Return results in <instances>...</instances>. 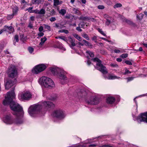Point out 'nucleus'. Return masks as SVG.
Here are the masks:
<instances>
[{
    "mask_svg": "<svg viewBox=\"0 0 147 147\" xmlns=\"http://www.w3.org/2000/svg\"><path fill=\"white\" fill-rule=\"evenodd\" d=\"M96 146V145L95 144H90L89 146V147H95Z\"/></svg>",
    "mask_w": 147,
    "mask_h": 147,
    "instance_id": "e2e57ef3",
    "label": "nucleus"
},
{
    "mask_svg": "<svg viewBox=\"0 0 147 147\" xmlns=\"http://www.w3.org/2000/svg\"><path fill=\"white\" fill-rule=\"evenodd\" d=\"M92 22H94L95 21V20L92 18L89 17V20Z\"/></svg>",
    "mask_w": 147,
    "mask_h": 147,
    "instance_id": "bf43d9fd",
    "label": "nucleus"
},
{
    "mask_svg": "<svg viewBox=\"0 0 147 147\" xmlns=\"http://www.w3.org/2000/svg\"><path fill=\"white\" fill-rule=\"evenodd\" d=\"M7 30V29H6L5 28H4L3 29H2L0 30V34H1L3 32L6 31Z\"/></svg>",
    "mask_w": 147,
    "mask_h": 147,
    "instance_id": "864d4df0",
    "label": "nucleus"
},
{
    "mask_svg": "<svg viewBox=\"0 0 147 147\" xmlns=\"http://www.w3.org/2000/svg\"><path fill=\"white\" fill-rule=\"evenodd\" d=\"M72 11L75 14H77L78 15L80 14V11L77 9L75 8H73Z\"/></svg>",
    "mask_w": 147,
    "mask_h": 147,
    "instance_id": "393cba45",
    "label": "nucleus"
},
{
    "mask_svg": "<svg viewBox=\"0 0 147 147\" xmlns=\"http://www.w3.org/2000/svg\"><path fill=\"white\" fill-rule=\"evenodd\" d=\"M86 24L84 22L80 23L79 25L82 28H84V26L86 25Z\"/></svg>",
    "mask_w": 147,
    "mask_h": 147,
    "instance_id": "2f4dec72",
    "label": "nucleus"
},
{
    "mask_svg": "<svg viewBox=\"0 0 147 147\" xmlns=\"http://www.w3.org/2000/svg\"><path fill=\"white\" fill-rule=\"evenodd\" d=\"M67 42L69 45L70 47L72 49H73V47L76 46L75 39L72 38L71 36H69L68 37Z\"/></svg>",
    "mask_w": 147,
    "mask_h": 147,
    "instance_id": "f8f14e48",
    "label": "nucleus"
},
{
    "mask_svg": "<svg viewBox=\"0 0 147 147\" xmlns=\"http://www.w3.org/2000/svg\"><path fill=\"white\" fill-rule=\"evenodd\" d=\"M33 8V7H29L26 9V11H28L30 13V12L32 11V9Z\"/></svg>",
    "mask_w": 147,
    "mask_h": 147,
    "instance_id": "f704fd0d",
    "label": "nucleus"
},
{
    "mask_svg": "<svg viewBox=\"0 0 147 147\" xmlns=\"http://www.w3.org/2000/svg\"><path fill=\"white\" fill-rule=\"evenodd\" d=\"M44 25L45 29H47L49 31L51 30V27L49 26L46 24H44Z\"/></svg>",
    "mask_w": 147,
    "mask_h": 147,
    "instance_id": "72a5a7b5",
    "label": "nucleus"
},
{
    "mask_svg": "<svg viewBox=\"0 0 147 147\" xmlns=\"http://www.w3.org/2000/svg\"><path fill=\"white\" fill-rule=\"evenodd\" d=\"M35 17L33 16H31L30 18V19L31 20L33 21L34 20Z\"/></svg>",
    "mask_w": 147,
    "mask_h": 147,
    "instance_id": "338daca9",
    "label": "nucleus"
},
{
    "mask_svg": "<svg viewBox=\"0 0 147 147\" xmlns=\"http://www.w3.org/2000/svg\"><path fill=\"white\" fill-rule=\"evenodd\" d=\"M134 120H137L139 123H140L141 122L147 123V112L141 113L135 119H134Z\"/></svg>",
    "mask_w": 147,
    "mask_h": 147,
    "instance_id": "9d476101",
    "label": "nucleus"
},
{
    "mask_svg": "<svg viewBox=\"0 0 147 147\" xmlns=\"http://www.w3.org/2000/svg\"><path fill=\"white\" fill-rule=\"evenodd\" d=\"M45 11L44 9H42L40 11H39L38 14H44Z\"/></svg>",
    "mask_w": 147,
    "mask_h": 147,
    "instance_id": "c85d7f7f",
    "label": "nucleus"
},
{
    "mask_svg": "<svg viewBox=\"0 0 147 147\" xmlns=\"http://www.w3.org/2000/svg\"><path fill=\"white\" fill-rule=\"evenodd\" d=\"M39 10H38V9H35L34 10H33L32 11V12H30V13H36L38 14L39 13Z\"/></svg>",
    "mask_w": 147,
    "mask_h": 147,
    "instance_id": "37998d69",
    "label": "nucleus"
},
{
    "mask_svg": "<svg viewBox=\"0 0 147 147\" xmlns=\"http://www.w3.org/2000/svg\"><path fill=\"white\" fill-rule=\"evenodd\" d=\"M98 30L99 32L104 36H106V34L104 33V32L101 29H98Z\"/></svg>",
    "mask_w": 147,
    "mask_h": 147,
    "instance_id": "e433bc0d",
    "label": "nucleus"
},
{
    "mask_svg": "<svg viewBox=\"0 0 147 147\" xmlns=\"http://www.w3.org/2000/svg\"><path fill=\"white\" fill-rule=\"evenodd\" d=\"M111 23V21L109 20H108V19H107V21L106 22V24L108 26Z\"/></svg>",
    "mask_w": 147,
    "mask_h": 147,
    "instance_id": "8fccbe9b",
    "label": "nucleus"
},
{
    "mask_svg": "<svg viewBox=\"0 0 147 147\" xmlns=\"http://www.w3.org/2000/svg\"><path fill=\"white\" fill-rule=\"evenodd\" d=\"M125 63H126V64L129 65H132V63L129 61H128V60L126 61H125Z\"/></svg>",
    "mask_w": 147,
    "mask_h": 147,
    "instance_id": "a18cd8bd",
    "label": "nucleus"
},
{
    "mask_svg": "<svg viewBox=\"0 0 147 147\" xmlns=\"http://www.w3.org/2000/svg\"><path fill=\"white\" fill-rule=\"evenodd\" d=\"M59 32H64L66 34H67L69 33V32L68 30H61L59 31Z\"/></svg>",
    "mask_w": 147,
    "mask_h": 147,
    "instance_id": "7c9ffc66",
    "label": "nucleus"
},
{
    "mask_svg": "<svg viewBox=\"0 0 147 147\" xmlns=\"http://www.w3.org/2000/svg\"><path fill=\"white\" fill-rule=\"evenodd\" d=\"M15 84V83L14 82H13L12 80H9L6 83L5 85V89H6L8 90Z\"/></svg>",
    "mask_w": 147,
    "mask_h": 147,
    "instance_id": "ddd939ff",
    "label": "nucleus"
},
{
    "mask_svg": "<svg viewBox=\"0 0 147 147\" xmlns=\"http://www.w3.org/2000/svg\"><path fill=\"white\" fill-rule=\"evenodd\" d=\"M3 47L1 46V45H0V53L1 52L3 49Z\"/></svg>",
    "mask_w": 147,
    "mask_h": 147,
    "instance_id": "69168bd1",
    "label": "nucleus"
},
{
    "mask_svg": "<svg viewBox=\"0 0 147 147\" xmlns=\"http://www.w3.org/2000/svg\"><path fill=\"white\" fill-rule=\"evenodd\" d=\"M94 139V138H92V139H88L86 140V142H85V144H87L88 143H91V140H93Z\"/></svg>",
    "mask_w": 147,
    "mask_h": 147,
    "instance_id": "c03bdc74",
    "label": "nucleus"
},
{
    "mask_svg": "<svg viewBox=\"0 0 147 147\" xmlns=\"http://www.w3.org/2000/svg\"><path fill=\"white\" fill-rule=\"evenodd\" d=\"M68 147H86V146L84 145L81 146L79 144H77L76 145H73Z\"/></svg>",
    "mask_w": 147,
    "mask_h": 147,
    "instance_id": "cd10ccee",
    "label": "nucleus"
},
{
    "mask_svg": "<svg viewBox=\"0 0 147 147\" xmlns=\"http://www.w3.org/2000/svg\"><path fill=\"white\" fill-rule=\"evenodd\" d=\"M92 60L94 62H96V65L98 70L104 74L108 73L106 67L102 64L101 61L98 58H94Z\"/></svg>",
    "mask_w": 147,
    "mask_h": 147,
    "instance_id": "423d86ee",
    "label": "nucleus"
},
{
    "mask_svg": "<svg viewBox=\"0 0 147 147\" xmlns=\"http://www.w3.org/2000/svg\"><path fill=\"white\" fill-rule=\"evenodd\" d=\"M28 27L30 28H33V26L32 24H30L28 26Z\"/></svg>",
    "mask_w": 147,
    "mask_h": 147,
    "instance_id": "774afa93",
    "label": "nucleus"
},
{
    "mask_svg": "<svg viewBox=\"0 0 147 147\" xmlns=\"http://www.w3.org/2000/svg\"><path fill=\"white\" fill-rule=\"evenodd\" d=\"M54 105L50 101H45L31 105L28 109V112L32 117L41 116L45 113L44 111L48 108L54 107Z\"/></svg>",
    "mask_w": 147,
    "mask_h": 147,
    "instance_id": "f03ea898",
    "label": "nucleus"
},
{
    "mask_svg": "<svg viewBox=\"0 0 147 147\" xmlns=\"http://www.w3.org/2000/svg\"><path fill=\"white\" fill-rule=\"evenodd\" d=\"M116 60L118 62H121L122 61V60L121 58H117V59Z\"/></svg>",
    "mask_w": 147,
    "mask_h": 147,
    "instance_id": "0e129e2a",
    "label": "nucleus"
},
{
    "mask_svg": "<svg viewBox=\"0 0 147 147\" xmlns=\"http://www.w3.org/2000/svg\"><path fill=\"white\" fill-rule=\"evenodd\" d=\"M47 38L46 37H44L43 38H42L40 40V42L38 45V47L39 48H41L44 45L45 42L46 41Z\"/></svg>",
    "mask_w": 147,
    "mask_h": 147,
    "instance_id": "2eb2a0df",
    "label": "nucleus"
},
{
    "mask_svg": "<svg viewBox=\"0 0 147 147\" xmlns=\"http://www.w3.org/2000/svg\"><path fill=\"white\" fill-rule=\"evenodd\" d=\"M111 66L113 67H118V65L117 64H111Z\"/></svg>",
    "mask_w": 147,
    "mask_h": 147,
    "instance_id": "4d7b16f0",
    "label": "nucleus"
},
{
    "mask_svg": "<svg viewBox=\"0 0 147 147\" xmlns=\"http://www.w3.org/2000/svg\"><path fill=\"white\" fill-rule=\"evenodd\" d=\"M82 36L88 40H89L90 39L88 35L86 33H84L82 35Z\"/></svg>",
    "mask_w": 147,
    "mask_h": 147,
    "instance_id": "5701e85b",
    "label": "nucleus"
},
{
    "mask_svg": "<svg viewBox=\"0 0 147 147\" xmlns=\"http://www.w3.org/2000/svg\"><path fill=\"white\" fill-rule=\"evenodd\" d=\"M59 38L62 39V40H64V41H66V42L67 40V39L65 37H64L63 36H59Z\"/></svg>",
    "mask_w": 147,
    "mask_h": 147,
    "instance_id": "79ce46f5",
    "label": "nucleus"
},
{
    "mask_svg": "<svg viewBox=\"0 0 147 147\" xmlns=\"http://www.w3.org/2000/svg\"><path fill=\"white\" fill-rule=\"evenodd\" d=\"M14 90L8 92L5 96V99L3 101V104L5 105L7 104L10 105L11 109L14 111L13 114L17 117L16 120L14 121L11 118L10 114L5 116L3 118V121L7 124H11L13 123L17 124H20L22 121L20 120V119L23 116L24 114L22 108L16 102L13 101V99L15 97Z\"/></svg>",
    "mask_w": 147,
    "mask_h": 147,
    "instance_id": "f257e3e1",
    "label": "nucleus"
},
{
    "mask_svg": "<svg viewBox=\"0 0 147 147\" xmlns=\"http://www.w3.org/2000/svg\"><path fill=\"white\" fill-rule=\"evenodd\" d=\"M125 71L123 74L124 75H126L129 74L131 73V72L129 70L127 69L126 68L125 69Z\"/></svg>",
    "mask_w": 147,
    "mask_h": 147,
    "instance_id": "ea45409f",
    "label": "nucleus"
},
{
    "mask_svg": "<svg viewBox=\"0 0 147 147\" xmlns=\"http://www.w3.org/2000/svg\"><path fill=\"white\" fill-rule=\"evenodd\" d=\"M78 96L79 97L83 98L86 100V102L88 104L96 105L99 102L98 99L95 96H91L89 99H87L88 96L86 92L85 91L81 92L78 93Z\"/></svg>",
    "mask_w": 147,
    "mask_h": 147,
    "instance_id": "7ed1b4c3",
    "label": "nucleus"
},
{
    "mask_svg": "<svg viewBox=\"0 0 147 147\" xmlns=\"http://www.w3.org/2000/svg\"><path fill=\"white\" fill-rule=\"evenodd\" d=\"M4 28H5L7 30H9L11 31V32H13L14 31V29L13 27L11 26L8 27L7 26H5Z\"/></svg>",
    "mask_w": 147,
    "mask_h": 147,
    "instance_id": "4be33fe9",
    "label": "nucleus"
},
{
    "mask_svg": "<svg viewBox=\"0 0 147 147\" xmlns=\"http://www.w3.org/2000/svg\"><path fill=\"white\" fill-rule=\"evenodd\" d=\"M124 21L129 24H131L132 23V22L131 21L126 19H124Z\"/></svg>",
    "mask_w": 147,
    "mask_h": 147,
    "instance_id": "a19ab883",
    "label": "nucleus"
},
{
    "mask_svg": "<svg viewBox=\"0 0 147 147\" xmlns=\"http://www.w3.org/2000/svg\"><path fill=\"white\" fill-rule=\"evenodd\" d=\"M43 96H46L47 98L49 100H53L56 98V97H54L52 96H49V94H47L46 95L45 94V93H43Z\"/></svg>",
    "mask_w": 147,
    "mask_h": 147,
    "instance_id": "f3484780",
    "label": "nucleus"
},
{
    "mask_svg": "<svg viewBox=\"0 0 147 147\" xmlns=\"http://www.w3.org/2000/svg\"><path fill=\"white\" fill-rule=\"evenodd\" d=\"M32 94L28 91H24L19 95V97L20 99L26 100H29L32 98Z\"/></svg>",
    "mask_w": 147,
    "mask_h": 147,
    "instance_id": "1a4fd4ad",
    "label": "nucleus"
},
{
    "mask_svg": "<svg viewBox=\"0 0 147 147\" xmlns=\"http://www.w3.org/2000/svg\"><path fill=\"white\" fill-rule=\"evenodd\" d=\"M50 70L52 73L54 75L59 76L61 80H67V78L65 76L66 73L63 70L55 67H51Z\"/></svg>",
    "mask_w": 147,
    "mask_h": 147,
    "instance_id": "39448f33",
    "label": "nucleus"
},
{
    "mask_svg": "<svg viewBox=\"0 0 147 147\" xmlns=\"http://www.w3.org/2000/svg\"><path fill=\"white\" fill-rule=\"evenodd\" d=\"M115 101V98L113 97H108L107 99V102L109 104H112Z\"/></svg>",
    "mask_w": 147,
    "mask_h": 147,
    "instance_id": "4468645a",
    "label": "nucleus"
},
{
    "mask_svg": "<svg viewBox=\"0 0 147 147\" xmlns=\"http://www.w3.org/2000/svg\"><path fill=\"white\" fill-rule=\"evenodd\" d=\"M8 74L9 77L11 78H14L16 77L18 73L16 67L12 65L9 67L8 69Z\"/></svg>",
    "mask_w": 147,
    "mask_h": 147,
    "instance_id": "6e6552de",
    "label": "nucleus"
},
{
    "mask_svg": "<svg viewBox=\"0 0 147 147\" xmlns=\"http://www.w3.org/2000/svg\"><path fill=\"white\" fill-rule=\"evenodd\" d=\"M43 30V26H40L38 28L39 31L40 32H42Z\"/></svg>",
    "mask_w": 147,
    "mask_h": 147,
    "instance_id": "6e6d98bb",
    "label": "nucleus"
},
{
    "mask_svg": "<svg viewBox=\"0 0 147 147\" xmlns=\"http://www.w3.org/2000/svg\"><path fill=\"white\" fill-rule=\"evenodd\" d=\"M82 42L85 43V45L86 46H88L90 47H92V45L88 41L86 40L83 39L82 40Z\"/></svg>",
    "mask_w": 147,
    "mask_h": 147,
    "instance_id": "a211bd4d",
    "label": "nucleus"
},
{
    "mask_svg": "<svg viewBox=\"0 0 147 147\" xmlns=\"http://www.w3.org/2000/svg\"><path fill=\"white\" fill-rule=\"evenodd\" d=\"M66 10L64 9H61L59 10V13L62 16H64L66 13Z\"/></svg>",
    "mask_w": 147,
    "mask_h": 147,
    "instance_id": "aec40b11",
    "label": "nucleus"
},
{
    "mask_svg": "<svg viewBox=\"0 0 147 147\" xmlns=\"http://www.w3.org/2000/svg\"><path fill=\"white\" fill-rule=\"evenodd\" d=\"M46 68V66L44 64H40L35 66L32 69L33 74H37L43 71Z\"/></svg>",
    "mask_w": 147,
    "mask_h": 147,
    "instance_id": "0eeeda50",
    "label": "nucleus"
},
{
    "mask_svg": "<svg viewBox=\"0 0 147 147\" xmlns=\"http://www.w3.org/2000/svg\"><path fill=\"white\" fill-rule=\"evenodd\" d=\"M13 16H14L12 14L8 15L7 16V20H10L13 18Z\"/></svg>",
    "mask_w": 147,
    "mask_h": 147,
    "instance_id": "c9c22d12",
    "label": "nucleus"
},
{
    "mask_svg": "<svg viewBox=\"0 0 147 147\" xmlns=\"http://www.w3.org/2000/svg\"><path fill=\"white\" fill-rule=\"evenodd\" d=\"M135 78L133 77H128L126 78V79L127 80V82H129L133 80Z\"/></svg>",
    "mask_w": 147,
    "mask_h": 147,
    "instance_id": "58836bf2",
    "label": "nucleus"
},
{
    "mask_svg": "<svg viewBox=\"0 0 147 147\" xmlns=\"http://www.w3.org/2000/svg\"><path fill=\"white\" fill-rule=\"evenodd\" d=\"M144 15L142 13H140L139 15L137 16V20H142L144 17Z\"/></svg>",
    "mask_w": 147,
    "mask_h": 147,
    "instance_id": "412c9836",
    "label": "nucleus"
},
{
    "mask_svg": "<svg viewBox=\"0 0 147 147\" xmlns=\"http://www.w3.org/2000/svg\"><path fill=\"white\" fill-rule=\"evenodd\" d=\"M56 20V19L55 17H51L49 19L50 21L51 22H54Z\"/></svg>",
    "mask_w": 147,
    "mask_h": 147,
    "instance_id": "09e8293b",
    "label": "nucleus"
},
{
    "mask_svg": "<svg viewBox=\"0 0 147 147\" xmlns=\"http://www.w3.org/2000/svg\"><path fill=\"white\" fill-rule=\"evenodd\" d=\"M121 78L118 77L115 75H109L107 78L109 80H114L115 79H119Z\"/></svg>",
    "mask_w": 147,
    "mask_h": 147,
    "instance_id": "dca6fc26",
    "label": "nucleus"
},
{
    "mask_svg": "<svg viewBox=\"0 0 147 147\" xmlns=\"http://www.w3.org/2000/svg\"><path fill=\"white\" fill-rule=\"evenodd\" d=\"M28 49L29 52L31 53H32L34 51V49L30 47H28Z\"/></svg>",
    "mask_w": 147,
    "mask_h": 147,
    "instance_id": "4c0bfd02",
    "label": "nucleus"
},
{
    "mask_svg": "<svg viewBox=\"0 0 147 147\" xmlns=\"http://www.w3.org/2000/svg\"><path fill=\"white\" fill-rule=\"evenodd\" d=\"M18 11V9H13V14H12L13 16L17 14Z\"/></svg>",
    "mask_w": 147,
    "mask_h": 147,
    "instance_id": "473e14b6",
    "label": "nucleus"
},
{
    "mask_svg": "<svg viewBox=\"0 0 147 147\" xmlns=\"http://www.w3.org/2000/svg\"><path fill=\"white\" fill-rule=\"evenodd\" d=\"M44 35L43 33L42 32H40L38 34V35L39 37H41L43 36Z\"/></svg>",
    "mask_w": 147,
    "mask_h": 147,
    "instance_id": "de8ad7c7",
    "label": "nucleus"
},
{
    "mask_svg": "<svg viewBox=\"0 0 147 147\" xmlns=\"http://www.w3.org/2000/svg\"><path fill=\"white\" fill-rule=\"evenodd\" d=\"M53 115L54 117L60 119L63 118L65 117L64 112L61 110L55 111L53 112Z\"/></svg>",
    "mask_w": 147,
    "mask_h": 147,
    "instance_id": "9b49d317",
    "label": "nucleus"
},
{
    "mask_svg": "<svg viewBox=\"0 0 147 147\" xmlns=\"http://www.w3.org/2000/svg\"><path fill=\"white\" fill-rule=\"evenodd\" d=\"M120 56L123 58H125L127 57V54H123Z\"/></svg>",
    "mask_w": 147,
    "mask_h": 147,
    "instance_id": "49530a36",
    "label": "nucleus"
},
{
    "mask_svg": "<svg viewBox=\"0 0 147 147\" xmlns=\"http://www.w3.org/2000/svg\"><path fill=\"white\" fill-rule=\"evenodd\" d=\"M39 83L44 87L51 89L55 86L53 80L50 78L46 76L41 77L39 80Z\"/></svg>",
    "mask_w": 147,
    "mask_h": 147,
    "instance_id": "20e7f679",
    "label": "nucleus"
},
{
    "mask_svg": "<svg viewBox=\"0 0 147 147\" xmlns=\"http://www.w3.org/2000/svg\"><path fill=\"white\" fill-rule=\"evenodd\" d=\"M98 9H103L105 7L103 5H99L98 6Z\"/></svg>",
    "mask_w": 147,
    "mask_h": 147,
    "instance_id": "3c124183",
    "label": "nucleus"
},
{
    "mask_svg": "<svg viewBox=\"0 0 147 147\" xmlns=\"http://www.w3.org/2000/svg\"><path fill=\"white\" fill-rule=\"evenodd\" d=\"M54 27L58 29H61L63 27L62 25L59 24H55Z\"/></svg>",
    "mask_w": 147,
    "mask_h": 147,
    "instance_id": "a878e982",
    "label": "nucleus"
},
{
    "mask_svg": "<svg viewBox=\"0 0 147 147\" xmlns=\"http://www.w3.org/2000/svg\"><path fill=\"white\" fill-rule=\"evenodd\" d=\"M114 51L115 53H119L120 52V51L119 50L117 49H115Z\"/></svg>",
    "mask_w": 147,
    "mask_h": 147,
    "instance_id": "052dcab7",
    "label": "nucleus"
},
{
    "mask_svg": "<svg viewBox=\"0 0 147 147\" xmlns=\"http://www.w3.org/2000/svg\"><path fill=\"white\" fill-rule=\"evenodd\" d=\"M15 39L16 40V42H18L19 41L18 36L17 35H16L14 37Z\"/></svg>",
    "mask_w": 147,
    "mask_h": 147,
    "instance_id": "5fc2aeb1",
    "label": "nucleus"
},
{
    "mask_svg": "<svg viewBox=\"0 0 147 147\" xmlns=\"http://www.w3.org/2000/svg\"><path fill=\"white\" fill-rule=\"evenodd\" d=\"M86 53L88 54L91 57H93L94 56V54L93 52L89 51H87Z\"/></svg>",
    "mask_w": 147,
    "mask_h": 147,
    "instance_id": "c756f323",
    "label": "nucleus"
},
{
    "mask_svg": "<svg viewBox=\"0 0 147 147\" xmlns=\"http://www.w3.org/2000/svg\"><path fill=\"white\" fill-rule=\"evenodd\" d=\"M76 30L79 32H82V30L80 28V27H78L76 28Z\"/></svg>",
    "mask_w": 147,
    "mask_h": 147,
    "instance_id": "13d9d810",
    "label": "nucleus"
},
{
    "mask_svg": "<svg viewBox=\"0 0 147 147\" xmlns=\"http://www.w3.org/2000/svg\"><path fill=\"white\" fill-rule=\"evenodd\" d=\"M122 6V5L120 3H117L116 4L115 6L116 7H120Z\"/></svg>",
    "mask_w": 147,
    "mask_h": 147,
    "instance_id": "680f3d73",
    "label": "nucleus"
},
{
    "mask_svg": "<svg viewBox=\"0 0 147 147\" xmlns=\"http://www.w3.org/2000/svg\"><path fill=\"white\" fill-rule=\"evenodd\" d=\"M32 2L33 4H38L41 3V1L40 0H32Z\"/></svg>",
    "mask_w": 147,
    "mask_h": 147,
    "instance_id": "bb28decb",
    "label": "nucleus"
},
{
    "mask_svg": "<svg viewBox=\"0 0 147 147\" xmlns=\"http://www.w3.org/2000/svg\"><path fill=\"white\" fill-rule=\"evenodd\" d=\"M62 1L60 2L59 0H54V5L56 6L61 4Z\"/></svg>",
    "mask_w": 147,
    "mask_h": 147,
    "instance_id": "6ab92c4d",
    "label": "nucleus"
},
{
    "mask_svg": "<svg viewBox=\"0 0 147 147\" xmlns=\"http://www.w3.org/2000/svg\"><path fill=\"white\" fill-rule=\"evenodd\" d=\"M76 38L77 40L80 41H81L82 40V38L78 36V34H75L73 35Z\"/></svg>",
    "mask_w": 147,
    "mask_h": 147,
    "instance_id": "b1692460",
    "label": "nucleus"
},
{
    "mask_svg": "<svg viewBox=\"0 0 147 147\" xmlns=\"http://www.w3.org/2000/svg\"><path fill=\"white\" fill-rule=\"evenodd\" d=\"M89 17L87 16L83 17V20L88 21L89 20Z\"/></svg>",
    "mask_w": 147,
    "mask_h": 147,
    "instance_id": "603ef678",
    "label": "nucleus"
}]
</instances>
